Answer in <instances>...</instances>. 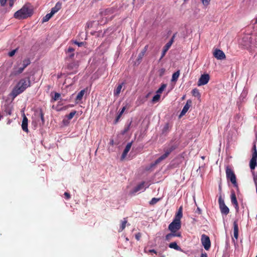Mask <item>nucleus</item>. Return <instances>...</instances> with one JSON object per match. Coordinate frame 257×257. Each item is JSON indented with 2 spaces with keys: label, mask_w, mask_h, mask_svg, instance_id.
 Returning a JSON list of instances; mask_svg holds the SVG:
<instances>
[{
  "label": "nucleus",
  "mask_w": 257,
  "mask_h": 257,
  "mask_svg": "<svg viewBox=\"0 0 257 257\" xmlns=\"http://www.w3.org/2000/svg\"><path fill=\"white\" fill-rule=\"evenodd\" d=\"M33 6L29 3L24 5L19 10L15 13L14 17L18 20L26 19L33 14Z\"/></svg>",
  "instance_id": "f257e3e1"
},
{
  "label": "nucleus",
  "mask_w": 257,
  "mask_h": 257,
  "mask_svg": "<svg viewBox=\"0 0 257 257\" xmlns=\"http://www.w3.org/2000/svg\"><path fill=\"white\" fill-rule=\"evenodd\" d=\"M30 86L31 81L30 77H28L21 79L13 89L11 92V96L13 98H15Z\"/></svg>",
  "instance_id": "f03ea898"
},
{
  "label": "nucleus",
  "mask_w": 257,
  "mask_h": 257,
  "mask_svg": "<svg viewBox=\"0 0 257 257\" xmlns=\"http://www.w3.org/2000/svg\"><path fill=\"white\" fill-rule=\"evenodd\" d=\"M183 216L182 207L181 206L175 214L173 221L169 225L168 229L174 233H181L178 231L181 227V219Z\"/></svg>",
  "instance_id": "7ed1b4c3"
},
{
  "label": "nucleus",
  "mask_w": 257,
  "mask_h": 257,
  "mask_svg": "<svg viewBox=\"0 0 257 257\" xmlns=\"http://www.w3.org/2000/svg\"><path fill=\"white\" fill-rule=\"evenodd\" d=\"M227 179L230 180L233 186L238 188V185L236 182V176L233 170L228 166L225 169Z\"/></svg>",
  "instance_id": "20e7f679"
},
{
  "label": "nucleus",
  "mask_w": 257,
  "mask_h": 257,
  "mask_svg": "<svg viewBox=\"0 0 257 257\" xmlns=\"http://www.w3.org/2000/svg\"><path fill=\"white\" fill-rule=\"evenodd\" d=\"M218 203L221 213L222 214H224L225 215L228 214L229 212V209L228 207L225 204L224 200L221 196H220L218 199Z\"/></svg>",
  "instance_id": "39448f33"
},
{
  "label": "nucleus",
  "mask_w": 257,
  "mask_h": 257,
  "mask_svg": "<svg viewBox=\"0 0 257 257\" xmlns=\"http://www.w3.org/2000/svg\"><path fill=\"white\" fill-rule=\"evenodd\" d=\"M201 241L204 248L206 250H208L211 245L210 240L209 236L204 234H202L201 235Z\"/></svg>",
  "instance_id": "423d86ee"
},
{
  "label": "nucleus",
  "mask_w": 257,
  "mask_h": 257,
  "mask_svg": "<svg viewBox=\"0 0 257 257\" xmlns=\"http://www.w3.org/2000/svg\"><path fill=\"white\" fill-rule=\"evenodd\" d=\"M2 109L6 115H10L12 114L13 105L12 103L6 101L2 106Z\"/></svg>",
  "instance_id": "0eeeda50"
},
{
  "label": "nucleus",
  "mask_w": 257,
  "mask_h": 257,
  "mask_svg": "<svg viewBox=\"0 0 257 257\" xmlns=\"http://www.w3.org/2000/svg\"><path fill=\"white\" fill-rule=\"evenodd\" d=\"M149 186V185L148 184V183H146L145 182H143L134 188L133 190L132 191V193L135 194L139 191H144L146 190V188H148Z\"/></svg>",
  "instance_id": "6e6552de"
},
{
  "label": "nucleus",
  "mask_w": 257,
  "mask_h": 257,
  "mask_svg": "<svg viewBox=\"0 0 257 257\" xmlns=\"http://www.w3.org/2000/svg\"><path fill=\"white\" fill-rule=\"evenodd\" d=\"M210 79V76L208 74H204L201 75L199 79L197 85L198 86H201L206 84Z\"/></svg>",
  "instance_id": "1a4fd4ad"
},
{
  "label": "nucleus",
  "mask_w": 257,
  "mask_h": 257,
  "mask_svg": "<svg viewBox=\"0 0 257 257\" xmlns=\"http://www.w3.org/2000/svg\"><path fill=\"white\" fill-rule=\"evenodd\" d=\"M165 153L159 157L155 162V164H158L160 163L162 161L168 157V156L172 153L171 150L169 148H166L164 150Z\"/></svg>",
  "instance_id": "9d476101"
},
{
  "label": "nucleus",
  "mask_w": 257,
  "mask_h": 257,
  "mask_svg": "<svg viewBox=\"0 0 257 257\" xmlns=\"http://www.w3.org/2000/svg\"><path fill=\"white\" fill-rule=\"evenodd\" d=\"M213 56L218 60H223L225 58L224 53L220 49H216L213 52Z\"/></svg>",
  "instance_id": "9b49d317"
},
{
  "label": "nucleus",
  "mask_w": 257,
  "mask_h": 257,
  "mask_svg": "<svg viewBox=\"0 0 257 257\" xmlns=\"http://www.w3.org/2000/svg\"><path fill=\"white\" fill-rule=\"evenodd\" d=\"M231 201L232 204L234 205L236 211H238L239 206L236 199V195L234 191H232L231 193Z\"/></svg>",
  "instance_id": "f8f14e48"
},
{
  "label": "nucleus",
  "mask_w": 257,
  "mask_h": 257,
  "mask_svg": "<svg viewBox=\"0 0 257 257\" xmlns=\"http://www.w3.org/2000/svg\"><path fill=\"white\" fill-rule=\"evenodd\" d=\"M191 101L190 100H188L187 101V102L185 104V105L184 106L183 108V109L182 110L181 113H180V117L184 115L185 114V113L187 112V111L188 110V109H189V108L190 107L191 105Z\"/></svg>",
  "instance_id": "ddd939ff"
},
{
  "label": "nucleus",
  "mask_w": 257,
  "mask_h": 257,
  "mask_svg": "<svg viewBox=\"0 0 257 257\" xmlns=\"http://www.w3.org/2000/svg\"><path fill=\"white\" fill-rule=\"evenodd\" d=\"M132 145V142H130L127 144L126 146L125 147L124 150H123V152L122 154L121 157V160H123L126 156L128 152L130 151Z\"/></svg>",
  "instance_id": "4468645a"
},
{
  "label": "nucleus",
  "mask_w": 257,
  "mask_h": 257,
  "mask_svg": "<svg viewBox=\"0 0 257 257\" xmlns=\"http://www.w3.org/2000/svg\"><path fill=\"white\" fill-rule=\"evenodd\" d=\"M28 119L27 117L26 116L25 114H24L22 124V128L24 132L27 133H28L29 131L28 128Z\"/></svg>",
  "instance_id": "2eb2a0df"
},
{
  "label": "nucleus",
  "mask_w": 257,
  "mask_h": 257,
  "mask_svg": "<svg viewBox=\"0 0 257 257\" xmlns=\"http://www.w3.org/2000/svg\"><path fill=\"white\" fill-rule=\"evenodd\" d=\"M233 235L234 237L237 239L238 236V227L237 220H234L233 222Z\"/></svg>",
  "instance_id": "dca6fc26"
},
{
  "label": "nucleus",
  "mask_w": 257,
  "mask_h": 257,
  "mask_svg": "<svg viewBox=\"0 0 257 257\" xmlns=\"http://www.w3.org/2000/svg\"><path fill=\"white\" fill-rule=\"evenodd\" d=\"M174 237H181V233H174L171 232L170 233L167 234L165 236V239L167 241L171 240Z\"/></svg>",
  "instance_id": "f3484780"
},
{
  "label": "nucleus",
  "mask_w": 257,
  "mask_h": 257,
  "mask_svg": "<svg viewBox=\"0 0 257 257\" xmlns=\"http://www.w3.org/2000/svg\"><path fill=\"white\" fill-rule=\"evenodd\" d=\"M61 3L60 2H57L55 5V6L52 8L51 10V13L54 15L56 13H57L60 9L61 8Z\"/></svg>",
  "instance_id": "a211bd4d"
},
{
  "label": "nucleus",
  "mask_w": 257,
  "mask_h": 257,
  "mask_svg": "<svg viewBox=\"0 0 257 257\" xmlns=\"http://www.w3.org/2000/svg\"><path fill=\"white\" fill-rule=\"evenodd\" d=\"M256 158H257L256 156H253L252 159L250 161L249 166L251 170L254 169L256 165Z\"/></svg>",
  "instance_id": "6ab92c4d"
},
{
  "label": "nucleus",
  "mask_w": 257,
  "mask_h": 257,
  "mask_svg": "<svg viewBox=\"0 0 257 257\" xmlns=\"http://www.w3.org/2000/svg\"><path fill=\"white\" fill-rule=\"evenodd\" d=\"M124 84V82H122L121 84H119L116 88L114 90V95L118 96L120 93L121 90L122 89V86Z\"/></svg>",
  "instance_id": "aec40b11"
},
{
  "label": "nucleus",
  "mask_w": 257,
  "mask_h": 257,
  "mask_svg": "<svg viewBox=\"0 0 257 257\" xmlns=\"http://www.w3.org/2000/svg\"><path fill=\"white\" fill-rule=\"evenodd\" d=\"M114 10L112 8H108L102 13V15L106 16L110 14H112L114 13Z\"/></svg>",
  "instance_id": "412c9836"
},
{
  "label": "nucleus",
  "mask_w": 257,
  "mask_h": 257,
  "mask_svg": "<svg viewBox=\"0 0 257 257\" xmlns=\"http://www.w3.org/2000/svg\"><path fill=\"white\" fill-rule=\"evenodd\" d=\"M171 47L169 45L166 44L165 46L163 47V49L162 52V55L160 58V59H162L166 55L167 52L169 49V48Z\"/></svg>",
  "instance_id": "4be33fe9"
},
{
  "label": "nucleus",
  "mask_w": 257,
  "mask_h": 257,
  "mask_svg": "<svg viewBox=\"0 0 257 257\" xmlns=\"http://www.w3.org/2000/svg\"><path fill=\"white\" fill-rule=\"evenodd\" d=\"M127 222V218H124L123 220L121 221V223L118 230L119 232L122 231L125 228Z\"/></svg>",
  "instance_id": "5701e85b"
},
{
  "label": "nucleus",
  "mask_w": 257,
  "mask_h": 257,
  "mask_svg": "<svg viewBox=\"0 0 257 257\" xmlns=\"http://www.w3.org/2000/svg\"><path fill=\"white\" fill-rule=\"evenodd\" d=\"M179 75H180L179 70L174 73L172 75L171 81L172 82H176L179 78Z\"/></svg>",
  "instance_id": "b1692460"
},
{
  "label": "nucleus",
  "mask_w": 257,
  "mask_h": 257,
  "mask_svg": "<svg viewBox=\"0 0 257 257\" xmlns=\"http://www.w3.org/2000/svg\"><path fill=\"white\" fill-rule=\"evenodd\" d=\"M169 247L171 248H174L177 250H181V248L179 246L176 242H172L169 245Z\"/></svg>",
  "instance_id": "393cba45"
},
{
  "label": "nucleus",
  "mask_w": 257,
  "mask_h": 257,
  "mask_svg": "<svg viewBox=\"0 0 257 257\" xmlns=\"http://www.w3.org/2000/svg\"><path fill=\"white\" fill-rule=\"evenodd\" d=\"M85 92V89L81 90L77 94L76 100H81Z\"/></svg>",
  "instance_id": "a878e982"
},
{
  "label": "nucleus",
  "mask_w": 257,
  "mask_h": 257,
  "mask_svg": "<svg viewBox=\"0 0 257 257\" xmlns=\"http://www.w3.org/2000/svg\"><path fill=\"white\" fill-rule=\"evenodd\" d=\"M24 69L25 68L22 66L18 68H15L13 73L15 75L20 74L23 72Z\"/></svg>",
  "instance_id": "bb28decb"
},
{
  "label": "nucleus",
  "mask_w": 257,
  "mask_h": 257,
  "mask_svg": "<svg viewBox=\"0 0 257 257\" xmlns=\"http://www.w3.org/2000/svg\"><path fill=\"white\" fill-rule=\"evenodd\" d=\"M53 14L51 12L49 14H47L45 17H43L42 19V23L46 22L48 21L50 18L53 16Z\"/></svg>",
  "instance_id": "cd10ccee"
},
{
  "label": "nucleus",
  "mask_w": 257,
  "mask_h": 257,
  "mask_svg": "<svg viewBox=\"0 0 257 257\" xmlns=\"http://www.w3.org/2000/svg\"><path fill=\"white\" fill-rule=\"evenodd\" d=\"M148 45H146L145 47H144V49H143V50L139 54V56H138V59L139 60H141L142 59V58L143 57V56H144L146 51L148 49Z\"/></svg>",
  "instance_id": "c85d7f7f"
},
{
  "label": "nucleus",
  "mask_w": 257,
  "mask_h": 257,
  "mask_svg": "<svg viewBox=\"0 0 257 257\" xmlns=\"http://www.w3.org/2000/svg\"><path fill=\"white\" fill-rule=\"evenodd\" d=\"M169 123H166L162 130V134L166 135L169 132Z\"/></svg>",
  "instance_id": "c756f323"
},
{
  "label": "nucleus",
  "mask_w": 257,
  "mask_h": 257,
  "mask_svg": "<svg viewBox=\"0 0 257 257\" xmlns=\"http://www.w3.org/2000/svg\"><path fill=\"white\" fill-rule=\"evenodd\" d=\"M31 61L29 59H25L23 61L22 67L25 69L30 64Z\"/></svg>",
  "instance_id": "7c9ffc66"
},
{
  "label": "nucleus",
  "mask_w": 257,
  "mask_h": 257,
  "mask_svg": "<svg viewBox=\"0 0 257 257\" xmlns=\"http://www.w3.org/2000/svg\"><path fill=\"white\" fill-rule=\"evenodd\" d=\"M167 85L166 84H163L161 85V87L157 90L156 93L157 94H161L164 90L165 88L166 87Z\"/></svg>",
  "instance_id": "2f4dec72"
},
{
  "label": "nucleus",
  "mask_w": 257,
  "mask_h": 257,
  "mask_svg": "<svg viewBox=\"0 0 257 257\" xmlns=\"http://www.w3.org/2000/svg\"><path fill=\"white\" fill-rule=\"evenodd\" d=\"M77 111L75 110L72 111L69 114L66 115V117L68 119H71L76 113Z\"/></svg>",
  "instance_id": "473e14b6"
},
{
  "label": "nucleus",
  "mask_w": 257,
  "mask_h": 257,
  "mask_svg": "<svg viewBox=\"0 0 257 257\" xmlns=\"http://www.w3.org/2000/svg\"><path fill=\"white\" fill-rule=\"evenodd\" d=\"M192 93L194 96L198 97H200V94L199 92V90L196 88L193 89L192 90Z\"/></svg>",
  "instance_id": "72a5a7b5"
},
{
  "label": "nucleus",
  "mask_w": 257,
  "mask_h": 257,
  "mask_svg": "<svg viewBox=\"0 0 257 257\" xmlns=\"http://www.w3.org/2000/svg\"><path fill=\"white\" fill-rule=\"evenodd\" d=\"M39 115L40 117V118H41V120L42 121V124H44V123L45 122L44 114L43 112L42 109H40V111L39 112Z\"/></svg>",
  "instance_id": "f704fd0d"
},
{
  "label": "nucleus",
  "mask_w": 257,
  "mask_h": 257,
  "mask_svg": "<svg viewBox=\"0 0 257 257\" xmlns=\"http://www.w3.org/2000/svg\"><path fill=\"white\" fill-rule=\"evenodd\" d=\"M160 95L159 94H156L153 97V99H152V101L153 102H157L158 101H159V100L160 99Z\"/></svg>",
  "instance_id": "c9c22d12"
},
{
  "label": "nucleus",
  "mask_w": 257,
  "mask_h": 257,
  "mask_svg": "<svg viewBox=\"0 0 257 257\" xmlns=\"http://www.w3.org/2000/svg\"><path fill=\"white\" fill-rule=\"evenodd\" d=\"M160 200V198H153L152 200L150 201V204L151 205H154L157 203Z\"/></svg>",
  "instance_id": "e433bc0d"
},
{
  "label": "nucleus",
  "mask_w": 257,
  "mask_h": 257,
  "mask_svg": "<svg viewBox=\"0 0 257 257\" xmlns=\"http://www.w3.org/2000/svg\"><path fill=\"white\" fill-rule=\"evenodd\" d=\"M176 34H174L173 36L172 37L170 40L167 43V44L169 45L170 46H171L173 43L174 42V40L175 38Z\"/></svg>",
  "instance_id": "4c0bfd02"
},
{
  "label": "nucleus",
  "mask_w": 257,
  "mask_h": 257,
  "mask_svg": "<svg viewBox=\"0 0 257 257\" xmlns=\"http://www.w3.org/2000/svg\"><path fill=\"white\" fill-rule=\"evenodd\" d=\"M72 42L74 44L77 45L79 47H81V46H83L85 44V42H77V41H73Z\"/></svg>",
  "instance_id": "58836bf2"
},
{
  "label": "nucleus",
  "mask_w": 257,
  "mask_h": 257,
  "mask_svg": "<svg viewBox=\"0 0 257 257\" xmlns=\"http://www.w3.org/2000/svg\"><path fill=\"white\" fill-rule=\"evenodd\" d=\"M177 148V145H172L169 146L168 148H169V149H170L171 150V151L172 152Z\"/></svg>",
  "instance_id": "ea45409f"
},
{
  "label": "nucleus",
  "mask_w": 257,
  "mask_h": 257,
  "mask_svg": "<svg viewBox=\"0 0 257 257\" xmlns=\"http://www.w3.org/2000/svg\"><path fill=\"white\" fill-rule=\"evenodd\" d=\"M17 50H18V49H14V50L11 51V52H10L9 53V54H8L9 56L10 57H13L15 54V53H16Z\"/></svg>",
  "instance_id": "a19ab883"
},
{
  "label": "nucleus",
  "mask_w": 257,
  "mask_h": 257,
  "mask_svg": "<svg viewBox=\"0 0 257 257\" xmlns=\"http://www.w3.org/2000/svg\"><path fill=\"white\" fill-rule=\"evenodd\" d=\"M210 1L211 0H201L204 6H207L209 4Z\"/></svg>",
  "instance_id": "79ce46f5"
},
{
  "label": "nucleus",
  "mask_w": 257,
  "mask_h": 257,
  "mask_svg": "<svg viewBox=\"0 0 257 257\" xmlns=\"http://www.w3.org/2000/svg\"><path fill=\"white\" fill-rule=\"evenodd\" d=\"M61 96V95L60 93L56 92L55 93L54 96L53 97V99L55 101L58 100Z\"/></svg>",
  "instance_id": "37998d69"
},
{
  "label": "nucleus",
  "mask_w": 257,
  "mask_h": 257,
  "mask_svg": "<svg viewBox=\"0 0 257 257\" xmlns=\"http://www.w3.org/2000/svg\"><path fill=\"white\" fill-rule=\"evenodd\" d=\"M131 123H132V122L131 121L129 123V124L127 125V126L124 128L123 132V134L126 133L129 130Z\"/></svg>",
  "instance_id": "c03bdc74"
},
{
  "label": "nucleus",
  "mask_w": 257,
  "mask_h": 257,
  "mask_svg": "<svg viewBox=\"0 0 257 257\" xmlns=\"http://www.w3.org/2000/svg\"><path fill=\"white\" fill-rule=\"evenodd\" d=\"M64 195L67 200H69L70 198V194L68 192H65Z\"/></svg>",
  "instance_id": "a18cd8bd"
},
{
  "label": "nucleus",
  "mask_w": 257,
  "mask_h": 257,
  "mask_svg": "<svg viewBox=\"0 0 257 257\" xmlns=\"http://www.w3.org/2000/svg\"><path fill=\"white\" fill-rule=\"evenodd\" d=\"M74 49H73L72 47H69L67 51V53H73L74 51Z\"/></svg>",
  "instance_id": "49530a36"
},
{
  "label": "nucleus",
  "mask_w": 257,
  "mask_h": 257,
  "mask_svg": "<svg viewBox=\"0 0 257 257\" xmlns=\"http://www.w3.org/2000/svg\"><path fill=\"white\" fill-rule=\"evenodd\" d=\"M252 149L254 150V153L253 155V156H256L257 157V152L256 150V146L255 144H254Z\"/></svg>",
  "instance_id": "de8ad7c7"
},
{
  "label": "nucleus",
  "mask_w": 257,
  "mask_h": 257,
  "mask_svg": "<svg viewBox=\"0 0 257 257\" xmlns=\"http://www.w3.org/2000/svg\"><path fill=\"white\" fill-rule=\"evenodd\" d=\"M145 251L147 252H149L150 253H155L156 254H157V252L154 249H148V250H147V249H145Z\"/></svg>",
  "instance_id": "09e8293b"
},
{
  "label": "nucleus",
  "mask_w": 257,
  "mask_h": 257,
  "mask_svg": "<svg viewBox=\"0 0 257 257\" xmlns=\"http://www.w3.org/2000/svg\"><path fill=\"white\" fill-rule=\"evenodd\" d=\"M141 237V234L140 233H138L135 235L136 239L137 240H139Z\"/></svg>",
  "instance_id": "8fccbe9b"
},
{
  "label": "nucleus",
  "mask_w": 257,
  "mask_h": 257,
  "mask_svg": "<svg viewBox=\"0 0 257 257\" xmlns=\"http://www.w3.org/2000/svg\"><path fill=\"white\" fill-rule=\"evenodd\" d=\"M7 2V0H0V3H1V6H2V7L5 6Z\"/></svg>",
  "instance_id": "3c124183"
},
{
  "label": "nucleus",
  "mask_w": 257,
  "mask_h": 257,
  "mask_svg": "<svg viewBox=\"0 0 257 257\" xmlns=\"http://www.w3.org/2000/svg\"><path fill=\"white\" fill-rule=\"evenodd\" d=\"M69 54L67 56V58H69V59H72L74 56V52L73 53H69Z\"/></svg>",
  "instance_id": "603ef678"
},
{
  "label": "nucleus",
  "mask_w": 257,
  "mask_h": 257,
  "mask_svg": "<svg viewBox=\"0 0 257 257\" xmlns=\"http://www.w3.org/2000/svg\"><path fill=\"white\" fill-rule=\"evenodd\" d=\"M125 109H126V106H123L118 114H120V115H121L123 114V113L124 112Z\"/></svg>",
  "instance_id": "864d4df0"
},
{
  "label": "nucleus",
  "mask_w": 257,
  "mask_h": 257,
  "mask_svg": "<svg viewBox=\"0 0 257 257\" xmlns=\"http://www.w3.org/2000/svg\"><path fill=\"white\" fill-rule=\"evenodd\" d=\"M16 0H9V5L10 7H12Z\"/></svg>",
  "instance_id": "5fc2aeb1"
},
{
  "label": "nucleus",
  "mask_w": 257,
  "mask_h": 257,
  "mask_svg": "<svg viewBox=\"0 0 257 257\" xmlns=\"http://www.w3.org/2000/svg\"><path fill=\"white\" fill-rule=\"evenodd\" d=\"M121 115H120V114H118L117 116H116L115 119V123H116L118 120L119 119L120 117H121Z\"/></svg>",
  "instance_id": "6e6d98bb"
},
{
  "label": "nucleus",
  "mask_w": 257,
  "mask_h": 257,
  "mask_svg": "<svg viewBox=\"0 0 257 257\" xmlns=\"http://www.w3.org/2000/svg\"><path fill=\"white\" fill-rule=\"evenodd\" d=\"M253 180H254V183L255 184V186H256V185H257V176H254Z\"/></svg>",
  "instance_id": "4d7b16f0"
},
{
  "label": "nucleus",
  "mask_w": 257,
  "mask_h": 257,
  "mask_svg": "<svg viewBox=\"0 0 257 257\" xmlns=\"http://www.w3.org/2000/svg\"><path fill=\"white\" fill-rule=\"evenodd\" d=\"M73 63L69 64L68 65V69H72L73 68Z\"/></svg>",
  "instance_id": "13d9d810"
},
{
  "label": "nucleus",
  "mask_w": 257,
  "mask_h": 257,
  "mask_svg": "<svg viewBox=\"0 0 257 257\" xmlns=\"http://www.w3.org/2000/svg\"><path fill=\"white\" fill-rule=\"evenodd\" d=\"M200 257H207V254L206 253H202Z\"/></svg>",
  "instance_id": "bf43d9fd"
},
{
  "label": "nucleus",
  "mask_w": 257,
  "mask_h": 257,
  "mask_svg": "<svg viewBox=\"0 0 257 257\" xmlns=\"http://www.w3.org/2000/svg\"><path fill=\"white\" fill-rule=\"evenodd\" d=\"M197 211H198L199 214H201V209L199 208H198V207L197 209Z\"/></svg>",
  "instance_id": "052dcab7"
},
{
  "label": "nucleus",
  "mask_w": 257,
  "mask_h": 257,
  "mask_svg": "<svg viewBox=\"0 0 257 257\" xmlns=\"http://www.w3.org/2000/svg\"><path fill=\"white\" fill-rule=\"evenodd\" d=\"M11 121L10 119H9L8 121V124H10L11 123Z\"/></svg>",
  "instance_id": "680f3d73"
},
{
  "label": "nucleus",
  "mask_w": 257,
  "mask_h": 257,
  "mask_svg": "<svg viewBox=\"0 0 257 257\" xmlns=\"http://www.w3.org/2000/svg\"><path fill=\"white\" fill-rule=\"evenodd\" d=\"M3 117V116L0 114V120H1Z\"/></svg>",
  "instance_id": "e2e57ef3"
},
{
  "label": "nucleus",
  "mask_w": 257,
  "mask_h": 257,
  "mask_svg": "<svg viewBox=\"0 0 257 257\" xmlns=\"http://www.w3.org/2000/svg\"><path fill=\"white\" fill-rule=\"evenodd\" d=\"M255 23H257V18L255 20Z\"/></svg>",
  "instance_id": "0e129e2a"
},
{
  "label": "nucleus",
  "mask_w": 257,
  "mask_h": 257,
  "mask_svg": "<svg viewBox=\"0 0 257 257\" xmlns=\"http://www.w3.org/2000/svg\"><path fill=\"white\" fill-rule=\"evenodd\" d=\"M112 18H113V16L111 17L110 18V19H112Z\"/></svg>",
  "instance_id": "69168bd1"
},
{
  "label": "nucleus",
  "mask_w": 257,
  "mask_h": 257,
  "mask_svg": "<svg viewBox=\"0 0 257 257\" xmlns=\"http://www.w3.org/2000/svg\"><path fill=\"white\" fill-rule=\"evenodd\" d=\"M149 94H148L146 96V97H147L148 96H149Z\"/></svg>",
  "instance_id": "338daca9"
},
{
  "label": "nucleus",
  "mask_w": 257,
  "mask_h": 257,
  "mask_svg": "<svg viewBox=\"0 0 257 257\" xmlns=\"http://www.w3.org/2000/svg\"><path fill=\"white\" fill-rule=\"evenodd\" d=\"M256 218L257 219V214H256Z\"/></svg>",
  "instance_id": "774afa93"
}]
</instances>
